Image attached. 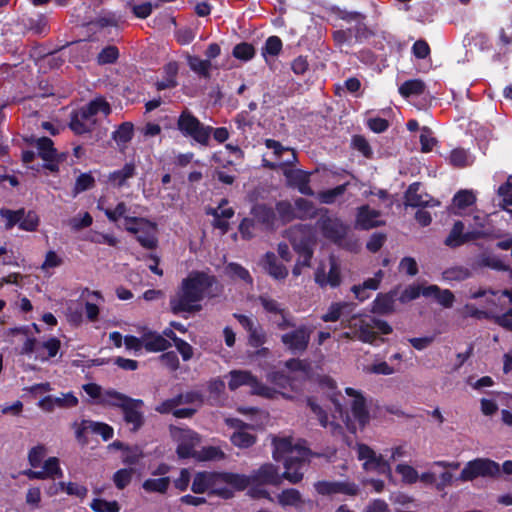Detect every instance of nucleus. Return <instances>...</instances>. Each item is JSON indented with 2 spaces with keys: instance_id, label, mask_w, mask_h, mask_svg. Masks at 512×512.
Returning a JSON list of instances; mask_svg holds the SVG:
<instances>
[{
  "instance_id": "1",
  "label": "nucleus",
  "mask_w": 512,
  "mask_h": 512,
  "mask_svg": "<svg viewBox=\"0 0 512 512\" xmlns=\"http://www.w3.org/2000/svg\"><path fill=\"white\" fill-rule=\"evenodd\" d=\"M273 444V458L276 461H283L284 473L281 474L277 466L265 463L250 474L252 488L249 490L252 497L267 498L270 501H273V499L264 486H279L283 478L291 483H298L303 478L302 466L310 456V451L305 446V442L300 440L294 441L289 437L278 438L273 441Z\"/></svg>"
},
{
  "instance_id": "2",
  "label": "nucleus",
  "mask_w": 512,
  "mask_h": 512,
  "mask_svg": "<svg viewBox=\"0 0 512 512\" xmlns=\"http://www.w3.org/2000/svg\"><path fill=\"white\" fill-rule=\"evenodd\" d=\"M215 279L205 273H191L185 278L179 290L170 299L173 313H195L201 310V301L205 297H214Z\"/></svg>"
},
{
  "instance_id": "3",
  "label": "nucleus",
  "mask_w": 512,
  "mask_h": 512,
  "mask_svg": "<svg viewBox=\"0 0 512 512\" xmlns=\"http://www.w3.org/2000/svg\"><path fill=\"white\" fill-rule=\"evenodd\" d=\"M288 238L293 248L299 253V258L292 269L295 277L301 275L303 268L310 267L313 251L311 249L312 232L311 229L300 225L293 227L288 232Z\"/></svg>"
},
{
  "instance_id": "4",
  "label": "nucleus",
  "mask_w": 512,
  "mask_h": 512,
  "mask_svg": "<svg viewBox=\"0 0 512 512\" xmlns=\"http://www.w3.org/2000/svg\"><path fill=\"white\" fill-rule=\"evenodd\" d=\"M98 113H102L105 116L110 113L109 104L102 98H97L78 110L70 122V128L76 134L91 131L96 124V115Z\"/></svg>"
},
{
  "instance_id": "5",
  "label": "nucleus",
  "mask_w": 512,
  "mask_h": 512,
  "mask_svg": "<svg viewBox=\"0 0 512 512\" xmlns=\"http://www.w3.org/2000/svg\"><path fill=\"white\" fill-rule=\"evenodd\" d=\"M228 387L230 390H236L241 386H248L252 394L265 398H275L280 394L276 389L262 384L254 375L245 370H233L228 375ZM281 395L285 396L284 393Z\"/></svg>"
},
{
  "instance_id": "6",
  "label": "nucleus",
  "mask_w": 512,
  "mask_h": 512,
  "mask_svg": "<svg viewBox=\"0 0 512 512\" xmlns=\"http://www.w3.org/2000/svg\"><path fill=\"white\" fill-rule=\"evenodd\" d=\"M265 145L268 152L264 155L263 165L270 169H281L285 165H294L297 157L295 151L290 148L283 146L276 140L267 139Z\"/></svg>"
},
{
  "instance_id": "7",
  "label": "nucleus",
  "mask_w": 512,
  "mask_h": 512,
  "mask_svg": "<svg viewBox=\"0 0 512 512\" xmlns=\"http://www.w3.org/2000/svg\"><path fill=\"white\" fill-rule=\"evenodd\" d=\"M342 278L341 263L333 255L326 261H321L314 272V281L321 288H337L341 285Z\"/></svg>"
},
{
  "instance_id": "8",
  "label": "nucleus",
  "mask_w": 512,
  "mask_h": 512,
  "mask_svg": "<svg viewBox=\"0 0 512 512\" xmlns=\"http://www.w3.org/2000/svg\"><path fill=\"white\" fill-rule=\"evenodd\" d=\"M500 475V466L488 458H476L465 464L458 480L462 482L473 481L478 477H496Z\"/></svg>"
},
{
  "instance_id": "9",
  "label": "nucleus",
  "mask_w": 512,
  "mask_h": 512,
  "mask_svg": "<svg viewBox=\"0 0 512 512\" xmlns=\"http://www.w3.org/2000/svg\"><path fill=\"white\" fill-rule=\"evenodd\" d=\"M177 126L184 136H189L202 145L208 144L212 128L200 123L190 112L183 111L181 113Z\"/></svg>"
},
{
  "instance_id": "10",
  "label": "nucleus",
  "mask_w": 512,
  "mask_h": 512,
  "mask_svg": "<svg viewBox=\"0 0 512 512\" xmlns=\"http://www.w3.org/2000/svg\"><path fill=\"white\" fill-rule=\"evenodd\" d=\"M125 230L136 235L145 248L151 249L157 244L156 225L145 218H126Z\"/></svg>"
},
{
  "instance_id": "11",
  "label": "nucleus",
  "mask_w": 512,
  "mask_h": 512,
  "mask_svg": "<svg viewBox=\"0 0 512 512\" xmlns=\"http://www.w3.org/2000/svg\"><path fill=\"white\" fill-rule=\"evenodd\" d=\"M357 456L363 462V469L365 471L383 474L392 479L389 460L384 459L383 455L377 454L365 444H358Z\"/></svg>"
},
{
  "instance_id": "12",
  "label": "nucleus",
  "mask_w": 512,
  "mask_h": 512,
  "mask_svg": "<svg viewBox=\"0 0 512 512\" xmlns=\"http://www.w3.org/2000/svg\"><path fill=\"white\" fill-rule=\"evenodd\" d=\"M192 491L197 494L210 490L213 494L223 498L232 497L233 493L229 488L220 487L219 473L199 472L195 475L191 487Z\"/></svg>"
},
{
  "instance_id": "13",
  "label": "nucleus",
  "mask_w": 512,
  "mask_h": 512,
  "mask_svg": "<svg viewBox=\"0 0 512 512\" xmlns=\"http://www.w3.org/2000/svg\"><path fill=\"white\" fill-rule=\"evenodd\" d=\"M171 436L177 442V454L181 458L194 455V448L200 443V436L190 430L181 427H171Z\"/></svg>"
},
{
  "instance_id": "14",
  "label": "nucleus",
  "mask_w": 512,
  "mask_h": 512,
  "mask_svg": "<svg viewBox=\"0 0 512 512\" xmlns=\"http://www.w3.org/2000/svg\"><path fill=\"white\" fill-rule=\"evenodd\" d=\"M345 393L349 398V405L354 422L357 423L360 428L365 427L370 420L365 397L359 390L350 387L345 389Z\"/></svg>"
},
{
  "instance_id": "15",
  "label": "nucleus",
  "mask_w": 512,
  "mask_h": 512,
  "mask_svg": "<svg viewBox=\"0 0 512 512\" xmlns=\"http://www.w3.org/2000/svg\"><path fill=\"white\" fill-rule=\"evenodd\" d=\"M464 228L465 227L463 222L456 221L449 235L445 239V244L449 247L455 248L461 246L466 242L480 238H485L489 235V232L477 229H471L467 232H464Z\"/></svg>"
},
{
  "instance_id": "16",
  "label": "nucleus",
  "mask_w": 512,
  "mask_h": 512,
  "mask_svg": "<svg viewBox=\"0 0 512 512\" xmlns=\"http://www.w3.org/2000/svg\"><path fill=\"white\" fill-rule=\"evenodd\" d=\"M312 328L301 325L297 329L285 333L281 336L282 343L293 353H302L306 350Z\"/></svg>"
},
{
  "instance_id": "17",
  "label": "nucleus",
  "mask_w": 512,
  "mask_h": 512,
  "mask_svg": "<svg viewBox=\"0 0 512 512\" xmlns=\"http://www.w3.org/2000/svg\"><path fill=\"white\" fill-rule=\"evenodd\" d=\"M318 494L330 496L334 494H344L355 496L359 492L358 486L350 481H319L314 484Z\"/></svg>"
},
{
  "instance_id": "18",
  "label": "nucleus",
  "mask_w": 512,
  "mask_h": 512,
  "mask_svg": "<svg viewBox=\"0 0 512 512\" xmlns=\"http://www.w3.org/2000/svg\"><path fill=\"white\" fill-rule=\"evenodd\" d=\"M259 301L267 313L271 314V320L279 329H286L293 326L288 312L276 300L268 296H260Z\"/></svg>"
},
{
  "instance_id": "19",
  "label": "nucleus",
  "mask_w": 512,
  "mask_h": 512,
  "mask_svg": "<svg viewBox=\"0 0 512 512\" xmlns=\"http://www.w3.org/2000/svg\"><path fill=\"white\" fill-rule=\"evenodd\" d=\"M317 225L323 235L335 243H339L345 237L348 229L338 218L327 215L321 216Z\"/></svg>"
},
{
  "instance_id": "20",
  "label": "nucleus",
  "mask_w": 512,
  "mask_h": 512,
  "mask_svg": "<svg viewBox=\"0 0 512 512\" xmlns=\"http://www.w3.org/2000/svg\"><path fill=\"white\" fill-rule=\"evenodd\" d=\"M228 426L235 428L236 431L230 436L232 444L238 448H249L256 442V436L246 430L247 425L236 418H226Z\"/></svg>"
},
{
  "instance_id": "21",
  "label": "nucleus",
  "mask_w": 512,
  "mask_h": 512,
  "mask_svg": "<svg viewBox=\"0 0 512 512\" xmlns=\"http://www.w3.org/2000/svg\"><path fill=\"white\" fill-rule=\"evenodd\" d=\"M242 327L248 333V342L253 347H259L266 342V333L252 318L243 314H234Z\"/></svg>"
},
{
  "instance_id": "22",
  "label": "nucleus",
  "mask_w": 512,
  "mask_h": 512,
  "mask_svg": "<svg viewBox=\"0 0 512 512\" xmlns=\"http://www.w3.org/2000/svg\"><path fill=\"white\" fill-rule=\"evenodd\" d=\"M36 147L39 156L47 162L45 167L52 172H56L58 170L59 154L53 147L52 140L46 137L38 138L36 140Z\"/></svg>"
},
{
  "instance_id": "23",
  "label": "nucleus",
  "mask_w": 512,
  "mask_h": 512,
  "mask_svg": "<svg viewBox=\"0 0 512 512\" xmlns=\"http://www.w3.org/2000/svg\"><path fill=\"white\" fill-rule=\"evenodd\" d=\"M470 299L484 298L485 304L493 306H503L512 303V291L504 290L501 293L492 290L478 289L470 291Z\"/></svg>"
},
{
  "instance_id": "24",
  "label": "nucleus",
  "mask_w": 512,
  "mask_h": 512,
  "mask_svg": "<svg viewBox=\"0 0 512 512\" xmlns=\"http://www.w3.org/2000/svg\"><path fill=\"white\" fill-rule=\"evenodd\" d=\"M406 203L413 207H436L440 202L424 193L419 183H413L406 192Z\"/></svg>"
},
{
  "instance_id": "25",
  "label": "nucleus",
  "mask_w": 512,
  "mask_h": 512,
  "mask_svg": "<svg viewBox=\"0 0 512 512\" xmlns=\"http://www.w3.org/2000/svg\"><path fill=\"white\" fill-rule=\"evenodd\" d=\"M476 199L477 196L474 190H459L452 199L449 211L454 215L461 216L467 208L473 206L476 203Z\"/></svg>"
},
{
  "instance_id": "26",
  "label": "nucleus",
  "mask_w": 512,
  "mask_h": 512,
  "mask_svg": "<svg viewBox=\"0 0 512 512\" xmlns=\"http://www.w3.org/2000/svg\"><path fill=\"white\" fill-rule=\"evenodd\" d=\"M385 222L381 217V213L375 209H371L369 206H362L358 209L356 226L369 230L378 226L383 225Z\"/></svg>"
},
{
  "instance_id": "27",
  "label": "nucleus",
  "mask_w": 512,
  "mask_h": 512,
  "mask_svg": "<svg viewBox=\"0 0 512 512\" xmlns=\"http://www.w3.org/2000/svg\"><path fill=\"white\" fill-rule=\"evenodd\" d=\"M349 326L354 330L355 337L364 343L371 344L376 339L374 319H354Z\"/></svg>"
},
{
  "instance_id": "28",
  "label": "nucleus",
  "mask_w": 512,
  "mask_h": 512,
  "mask_svg": "<svg viewBox=\"0 0 512 512\" xmlns=\"http://www.w3.org/2000/svg\"><path fill=\"white\" fill-rule=\"evenodd\" d=\"M142 405V400L131 398L129 403H127L122 409L124 420L127 424L132 425L133 431L139 429L143 424L144 418L143 413L141 412Z\"/></svg>"
},
{
  "instance_id": "29",
  "label": "nucleus",
  "mask_w": 512,
  "mask_h": 512,
  "mask_svg": "<svg viewBox=\"0 0 512 512\" xmlns=\"http://www.w3.org/2000/svg\"><path fill=\"white\" fill-rule=\"evenodd\" d=\"M142 342L148 352L164 351L170 346L169 341L163 335L151 330H145L142 333Z\"/></svg>"
},
{
  "instance_id": "30",
  "label": "nucleus",
  "mask_w": 512,
  "mask_h": 512,
  "mask_svg": "<svg viewBox=\"0 0 512 512\" xmlns=\"http://www.w3.org/2000/svg\"><path fill=\"white\" fill-rule=\"evenodd\" d=\"M220 486L227 484L236 490H244L248 487L252 488L251 475L237 473H219Z\"/></svg>"
},
{
  "instance_id": "31",
  "label": "nucleus",
  "mask_w": 512,
  "mask_h": 512,
  "mask_svg": "<svg viewBox=\"0 0 512 512\" xmlns=\"http://www.w3.org/2000/svg\"><path fill=\"white\" fill-rule=\"evenodd\" d=\"M498 306L484 304L481 308L476 307L474 304L467 303L461 309L464 317L475 318L478 320L489 319L493 317L494 311Z\"/></svg>"
},
{
  "instance_id": "32",
  "label": "nucleus",
  "mask_w": 512,
  "mask_h": 512,
  "mask_svg": "<svg viewBox=\"0 0 512 512\" xmlns=\"http://www.w3.org/2000/svg\"><path fill=\"white\" fill-rule=\"evenodd\" d=\"M264 269L276 280H283L288 275L287 268L278 262L273 253H267L264 258Z\"/></svg>"
},
{
  "instance_id": "33",
  "label": "nucleus",
  "mask_w": 512,
  "mask_h": 512,
  "mask_svg": "<svg viewBox=\"0 0 512 512\" xmlns=\"http://www.w3.org/2000/svg\"><path fill=\"white\" fill-rule=\"evenodd\" d=\"M60 346V340L55 337H51L41 343L39 342L37 349V360L44 362L50 358L55 357L60 349Z\"/></svg>"
},
{
  "instance_id": "34",
  "label": "nucleus",
  "mask_w": 512,
  "mask_h": 512,
  "mask_svg": "<svg viewBox=\"0 0 512 512\" xmlns=\"http://www.w3.org/2000/svg\"><path fill=\"white\" fill-rule=\"evenodd\" d=\"M135 175V165L132 163L125 164L121 169L116 170L109 175V182L115 187H123L127 181Z\"/></svg>"
},
{
  "instance_id": "35",
  "label": "nucleus",
  "mask_w": 512,
  "mask_h": 512,
  "mask_svg": "<svg viewBox=\"0 0 512 512\" xmlns=\"http://www.w3.org/2000/svg\"><path fill=\"white\" fill-rule=\"evenodd\" d=\"M130 400L131 398L124 394H121L114 390H107L103 393V396H101V400H99L98 402L102 405L114 406L123 409L125 405L129 403Z\"/></svg>"
},
{
  "instance_id": "36",
  "label": "nucleus",
  "mask_w": 512,
  "mask_h": 512,
  "mask_svg": "<svg viewBox=\"0 0 512 512\" xmlns=\"http://www.w3.org/2000/svg\"><path fill=\"white\" fill-rule=\"evenodd\" d=\"M472 275L471 271L463 266H455L443 271L442 279L446 282H462Z\"/></svg>"
},
{
  "instance_id": "37",
  "label": "nucleus",
  "mask_w": 512,
  "mask_h": 512,
  "mask_svg": "<svg viewBox=\"0 0 512 512\" xmlns=\"http://www.w3.org/2000/svg\"><path fill=\"white\" fill-rule=\"evenodd\" d=\"M98 208L103 210L107 218L112 222H117L120 219H123V228L125 229L126 218H132L128 216L129 209L124 202H119L114 209L106 208L103 209L101 204H98Z\"/></svg>"
},
{
  "instance_id": "38",
  "label": "nucleus",
  "mask_w": 512,
  "mask_h": 512,
  "mask_svg": "<svg viewBox=\"0 0 512 512\" xmlns=\"http://www.w3.org/2000/svg\"><path fill=\"white\" fill-rule=\"evenodd\" d=\"M277 502L282 507H297L302 503V497L298 490L290 488L283 490L277 495Z\"/></svg>"
},
{
  "instance_id": "39",
  "label": "nucleus",
  "mask_w": 512,
  "mask_h": 512,
  "mask_svg": "<svg viewBox=\"0 0 512 512\" xmlns=\"http://www.w3.org/2000/svg\"><path fill=\"white\" fill-rule=\"evenodd\" d=\"M44 479H55L63 476L60 461L57 457H49L43 463L41 470Z\"/></svg>"
},
{
  "instance_id": "40",
  "label": "nucleus",
  "mask_w": 512,
  "mask_h": 512,
  "mask_svg": "<svg viewBox=\"0 0 512 512\" xmlns=\"http://www.w3.org/2000/svg\"><path fill=\"white\" fill-rule=\"evenodd\" d=\"M425 84L423 81L419 79H412L404 82L399 87V93L407 98L410 96H418L424 92Z\"/></svg>"
},
{
  "instance_id": "41",
  "label": "nucleus",
  "mask_w": 512,
  "mask_h": 512,
  "mask_svg": "<svg viewBox=\"0 0 512 512\" xmlns=\"http://www.w3.org/2000/svg\"><path fill=\"white\" fill-rule=\"evenodd\" d=\"M394 297L391 294H379L373 301V312L386 314L393 311Z\"/></svg>"
},
{
  "instance_id": "42",
  "label": "nucleus",
  "mask_w": 512,
  "mask_h": 512,
  "mask_svg": "<svg viewBox=\"0 0 512 512\" xmlns=\"http://www.w3.org/2000/svg\"><path fill=\"white\" fill-rule=\"evenodd\" d=\"M308 405L310 406L312 412L317 416L319 423L323 427L329 428L333 434L341 430V427L338 424H335L333 421H328V417L323 411V409L319 405H317L313 400L309 399Z\"/></svg>"
},
{
  "instance_id": "43",
  "label": "nucleus",
  "mask_w": 512,
  "mask_h": 512,
  "mask_svg": "<svg viewBox=\"0 0 512 512\" xmlns=\"http://www.w3.org/2000/svg\"><path fill=\"white\" fill-rule=\"evenodd\" d=\"M350 306L347 302H334L331 303L327 312L321 316L324 322H335L340 319L344 311Z\"/></svg>"
},
{
  "instance_id": "44",
  "label": "nucleus",
  "mask_w": 512,
  "mask_h": 512,
  "mask_svg": "<svg viewBox=\"0 0 512 512\" xmlns=\"http://www.w3.org/2000/svg\"><path fill=\"white\" fill-rule=\"evenodd\" d=\"M93 218L88 212H82L67 220L66 224L72 231H80L91 226Z\"/></svg>"
},
{
  "instance_id": "45",
  "label": "nucleus",
  "mask_w": 512,
  "mask_h": 512,
  "mask_svg": "<svg viewBox=\"0 0 512 512\" xmlns=\"http://www.w3.org/2000/svg\"><path fill=\"white\" fill-rule=\"evenodd\" d=\"M479 267H489L497 271H505L508 269L507 265L497 256L491 254H482L477 259Z\"/></svg>"
},
{
  "instance_id": "46",
  "label": "nucleus",
  "mask_w": 512,
  "mask_h": 512,
  "mask_svg": "<svg viewBox=\"0 0 512 512\" xmlns=\"http://www.w3.org/2000/svg\"><path fill=\"white\" fill-rule=\"evenodd\" d=\"M395 471L401 476V480L405 484H414L419 480L417 470L406 463L398 464Z\"/></svg>"
},
{
  "instance_id": "47",
  "label": "nucleus",
  "mask_w": 512,
  "mask_h": 512,
  "mask_svg": "<svg viewBox=\"0 0 512 512\" xmlns=\"http://www.w3.org/2000/svg\"><path fill=\"white\" fill-rule=\"evenodd\" d=\"M292 166L293 165H285L280 170H282L287 182L290 185L297 187L305 178L309 177V175L303 170L294 169Z\"/></svg>"
},
{
  "instance_id": "48",
  "label": "nucleus",
  "mask_w": 512,
  "mask_h": 512,
  "mask_svg": "<svg viewBox=\"0 0 512 512\" xmlns=\"http://www.w3.org/2000/svg\"><path fill=\"white\" fill-rule=\"evenodd\" d=\"M39 225V217L33 211L27 213L21 209V220L19 221V228L25 231H35Z\"/></svg>"
},
{
  "instance_id": "49",
  "label": "nucleus",
  "mask_w": 512,
  "mask_h": 512,
  "mask_svg": "<svg viewBox=\"0 0 512 512\" xmlns=\"http://www.w3.org/2000/svg\"><path fill=\"white\" fill-rule=\"evenodd\" d=\"M90 508L94 512H119L120 505L117 501H107L105 499L96 498L90 503Z\"/></svg>"
},
{
  "instance_id": "50",
  "label": "nucleus",
  "mask_w": 512,
  "mask_h": 512,
  "mask_svg": "<svg viewBox=\"0 0 512 512\" xmlns=\"http://www.w3.org/2000/svg\"><path fill=\"white\" fill-rule=\"evenodd\" d=\"M127 6L132 10L133 14L138 18H147L152 12V4L150 2L139 3L138 0H125Z\"/></svg>"
},
{
  "instance_id": "51",
  "label": "nucleus",
  "mask_w": 512,
  "mask_h": 512,
  "mask_svg": "<svg viewBox=\"0 0 512 512\" xmlns=\"http://www.w3.org/2000/svg\"><path fill=\"white\" fill-rule=\"evenodd\" d=\"M170 484V479L168 477L158 478V479H147L143 483V489L147 492H159L164 493Z\"/></svg>"
},
{
  "instance_id": "52",
  "label": "nucleus",
  "mask_w": 512,
  "mask_h": 512,
  "mask_svg": "<svg viewBox=\"0 0 512 512\" xmlns=\"http://www.w3.org/2000/svg\"><path fill=\"white\" fill-rule=\"evenodd\" d=\"M363 371L367 374H378V375H392L398 371V369L389 365L385 361L375 362L370 366L363 368Z\"/></svg>"
},
{
  "instance_id": "53",
  "label": "nucleus",
  "mask_w": 512,
  "mask_h": 512,
  "mask_svg": "<svg viewBox=\"0 0 512 512\" xmlns=\"http://www.w3.org/2000/svg\"><path fill=\"white\" fill-rule=\"evenodd\" d=\"M295 215L296 218L305 219V218H311L315 214V208L313 205L302 198H299L295 201Z\"/></svg>"
},
{
  "instance_id": "54",
  "label": "nucleus",
  "mask_w": 512,
  "mask_h": 512,
  "mask_svg": "<svg viewBox=\"0 0 512 512\" xmlns=\"http://www.w3.org/2000/svg\"><path fill=\"white\" fill-rule=\"evenodd\" d=\"M497 194L502 199L503 209L512 206V175L508 176L506 182L498 188Z\"/></svg>"
},
{
  "instance_id": "55",
  "label": "nucleus",
  "mask_w": 512,
  "mask_h": 512,
  "mask_svg": "<svg viewBox=\"0 0 512 512\" xmlns=\"http://www.w3.org/2000/svg\"><path fill=\"white\" fill-rule=\"evenodd\" d=\"M64 263V259L61 255L53 250L46 253L44 262L41 265V269L49 273L51 269L60 267Z\"/></svg>"
},
{
  "instance_id": "56",
  "label": "nucleus",
  "mask_w": 512,
  "mask_h": 512,
  "mask_svg": "<svg viewBox=\"0 0 512 512\" xmlns=\"http://www.w3.org/2000/svg\"><path fill=\"white\" fill-rule=\"evenodd\" d=\"M132 135L133 125L129 122H125L113 133V138L117 143L125 144L131 140Z\"/></svg>"
},
{
  "instance_id": "57",
  "label": "nucleus",
  "mask_w": 512,
  "mask_h": 512,
  "mask_svg": "<svg viewBox=\"0 0 512 512\" xmlns=\"http://www.w3.org/2000/svg\"><path fill=\"white\" fill-rule=\"evenodd\" d=\"M471 162L470 154L464 149H454L450 154V163L456 167H464Z\"/></svg>"
},
{
  "instance_id": "58",
  "label": "nucleus",
  "mask_w": 512,
  "mask_h": 512,
  "mask_svg": "<svg viewBox=\"0 0 512 512\" xmlns=\"http://www.w3.org/2000/svg\"><path fill=\"white\" fill-rule=\"evenodd\" d=\"M46 452V448L42 444L32 447L28 452V462L30 466L34 468L39 467Z\"/></svg>"
},
{
  "instance_id": "59",
  "label": "nucleus",
  "mask_w": 512,
  "mask_h": 512,
  "mask_svg": "<svg viewBox=\"0 0 512 512\" xmlns=\"http://www.w3.org/2000/svg\"><path fill=\"white\" fill-rule=\"evenodd\" d=\"M133 472L134 471L131 468L120 469L117 472H115L113 475V481L115 486L118 489H124L126 486H128L129 483L131 482Z\"/></svg>"
},
{
  "instance_id": "60",
  "label": "nucleus",
  "mask_w": 512,
  "mask_h": 512,
  "mask_svg": "<svg viewBox=\"0 0 512 512\" xmlns=\"http://www.w3.org/2000/svg\"><path fill=\"white\" fill-rule=\"evenodd\" d=\"M188 63H189L190 68L194 72H196L202 76L209 75V70L211 68V63L209 60H203V59H200L199 57H189Z\"/></svg>"
},
{
  "instance_id": "61",
  "label": "nucleus",
  "mask_w": 512,
  "mask_h": 512,
  "mask_svg": "<svg viewBox=\"0 0 512 512\" xmlns=\"http://www.w3.org/2000/svg\"><path fill=\"white\" fill-rule=\"evenodd\" d=\"M282 48V42L277 36H271L266 40L262 49V55L266 58L268 55L276 56Z\"/></svg>"
},
{
  "instance_id": "62",
  "label": "nucleus",
  "mask_w": 512,
  "mask_h": 512,
  "mask_svg": "<svg viewBox=\"0 0 512 512\" xmlns=\"http://www.w3.org/2000/svg\"><path fill=\"white\" fill-rule=\"evenodd\" d=\"M276 211L283 222H289L296 218L295 207L289 202H279Z\"/></svg>"
},
{
  "instance_id": "63",
  "label": "nucleus",
  "mask_w": 512,
  "mask_h": 512,
  "mask_svg": "<svg viewBox=\"0 0 512 512\" xmlns=\"http://www.w3.org/2000/svg\"><path fill=\"white\" fill-rule=\"evenodd\" d=\"M119 57V51L115 46L105 47L98 55L99 64H110L115 62Z\"/></svg>"
},
{
  "instance_id": "64",
  "label": "nucleus",
  "mask_w": 512,
  "mask_h": 512,
  "mask_svg": "<svg viewBox=\"0 0 512 512\" xmlns=\"http://www.w3.org/2000/svg\"><path fill=\"white\" fill-rule=\"evenodd\" d=\"M56 408H71L78 404V398L72 393H62L58 397H54Z\"/></svg>"
}]
</instances>
